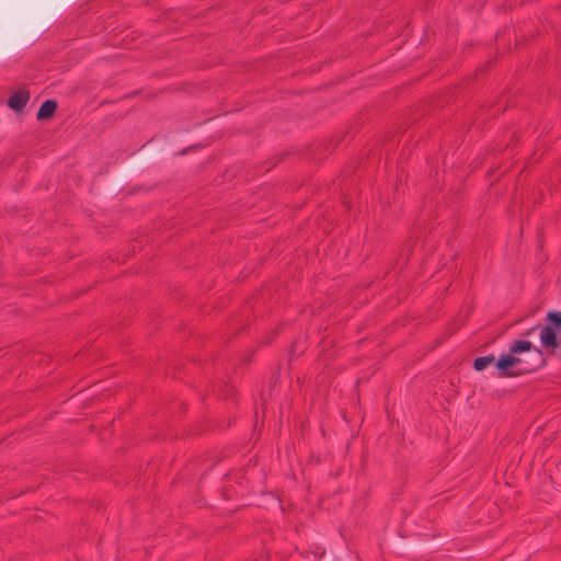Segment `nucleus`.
Returning <instances> with one entry per match:
<instances>
[{
	"label": "nucleus",
	"instance_id": "3",
	"mask_svg": "<svg viewBox=\"0 0 561 561\" xmlns=\"http://www.w3.org/2000/svg\"><path fill=\"white\" fill-rule=\"evenodd\" d=\"M536 330L539 331L540 341L545 347H558L559 341L561 340V331L553 329L551 325H537L531 328L527 335Z\"/></svg>",
	"mask_w": 561,
	"mask_h": 561
},
{
	"label": "nucleus",
	"instance_id": "5",
	"mask_svg": "<svg viewBox=\"0 0 561 561\" xmlns=\"http://www.w3.org/2000/svg\"><path fill=\"white\" fill-rule=\"evenodd\" d=\"M57 110V102L54 100H46L39 106L36 117L39 121L47 119L54 115Z\"/></svg>",
	"mask_w": 561,
	"mask_h": 561
},
{
	"label": "nucleus",
	"instance_id": "2",
	"mask_svg": "<svg viewBox=\"0 0 561 561\" xmlns=\"http://www.w3.org/2000/svg\"><path fill=\"white\" fill-rule=\"evenodd\" d=\"M526 363L523 356H515L511 353L501 355L495 362V367L500 370L502 377H512L522 375L519 367Z\"/></svg>",
	"mask_w": 561,
	"mask_h": 561
},
{
	"label": "nucleus",
	"instance_id": "4",
	"mask_svg": "<svg viewBox=\"0 0 561 561\" xmlns=\"http://www.w3.org/2000/svg\"><path fill=\"white\" fill-rule=\"evenodd\" d=\"M30 100V93L27 90H19L12 93L8 99V106L16 113L24 110Z\"/></svg>",
	"mask_w": 561,
	"mask_h": 561
},
{
	"label": "nucleus",
	"instance_id": "1",
	"mask_svg": "<svg viewBox=\"0 0 561 561\" xmlns=\"http://www.w3.org/2000/svg\"><path fill=\"white\" fill-rule=\"evenodd\" d=\"M510 353L515 356H520L523 353L526 354L524 357L526 363H523V366L519 367V373H533L545 364L541 351L535 347L529 341H514L510 345Z\"/></svg>",
	"mask_w": 561,
	"mask_h": 561
},
{
	"label": "nucleus",
	"instance_id": "6",
	"mask_svg": "<svg viewBox=\"0 0 561 561\" xmlns=\"http://www.w3.org/2000/svg\"><path fill=\"white\" fill-rule=\"evenodd\" d=\"M494 362H495V357L492 354L486 355V356H480V357H477L474 359L473 368L477 371H481V370L485 369L489 365H491Z\"/></svg>",
	"mask_w": 561,
	"mask_h": 561
},
{
	"label": "nucleus",
	"instance_id": "7",
	"mask_svg": "<svg viewBox=\"0 0 561 561\" xmlns=\"http://www.w3.org/2000/svg\"><path fill=\"white\" fill-rule=\"evenodd\" d=\"M548 325H551L553 329L561 331V312L550 311L547 314Z\"/></svg>",
	"mask_w": 561,
	"mask_h": 561
}]
</instances>
